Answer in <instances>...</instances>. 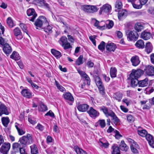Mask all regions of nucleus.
Masks as SVG:
<instances>
[{
    "label": "nucleus",
    "instance_id": "35",
    "mask_svg": "<svg viewBox=\"0 0 154 154\" xmlns=\"http://www.w3.org/2000/svg\"><path fill=\"white\" fill-rule=\"evenodd\" d=\"M58 42L62 46V45L68 42L67 38L65 36H62L60 38Z\"/></svg>",
    "mask_w": 154,
    "mask_h": 154
},
{
    "label": "nucleus",
    "instance_id": "56",
    "mask_svg": "<svg viewBox=\"0 0 154 154\" xmlns=\"http://www.w3.org/2000/svg\"><path fill=\"white\" fill-rule=\"evenodd\" d=\"M127 120L129 122L133 121L134 119L133 116L131 114L128 115L127 116Z\"/></svg>",
    "mask_w": 154,
    "mask_h": 154
},
{
    "label": "nucleus",
    "instance_id": "62",
    "mask_svg": "<svg viewBox=\"0 0 154 154\" xmlns=\"http://www.w3.org/2000/svg\"><path fill=\"white\" fill-rule=\"evenodd\" d=\"M115 137L116 139H118L122 137V135L119 134V131H116Z\"/></svg>",
    "mask_w": 154,
    "mask_h": 154
},
{
    "label": "nucleus",
    "instance_id": "38",
    "mask_svg": "<svg viewBox=\"0 0 154 154\" xmlns=\"http://www.w3.org/2000/svg\"><path fill=\"white\" fill-rule=\"evenodd\" d=\"M137 133L141 136L145 137L147 134V131L145 130H138Z\"/></svg>",
    "mask_w": 154,
    "mask_h": 154
},
{
    "label": "nucleus",
    "instance_id": "17",
    "mask_svg": "<svg viewBox=\"0 0 154 154\" xmlns=\"http://www.w3.org/2000/svg\"><path fill=\"white\" fill-rule=\"evenodd\" d=\"M3 50L6 55H9L12 52L11 46L8 44L5 43L3 46Z\"/></svg>",
    "mask_w": 154,
    "mask_h": 154
},
{
    "label": "nucleus",
    "instance_id": "51",
    "mask_svg": "<svg viewBox=\"0 0 154 154\" xmlns=\"http://www.w3.org/2000/svg\"><path fill=\"white\" fill-rule=\"evenodd\" d=\"M108 23L106 24V27L108 29H110L112 28L114 25V23L112 20H108L107 21Z\"/></svg>",
    "mask_w": 154,
    "mask_h": 154
},
{
    "label": "nucleus",
    "instance_id": "54",
    "mask_svg": "<svg viewBox=\"0 0 154 154\" xmlns=\"http://www.w3.org/2000/svg\"><path fill=\"white\" fill-rule=\"evenodd\" d=\"M99 125L101 128H104L106 126V123L104 120H100L98 121Z\"/></svg>",
    "mask_w": 154,
    "mask_h": 154
},
{
    "label": "nucleus",
    "instance_id": "63",
    "mask_svg": "<svg viewBox=\"0 0 154 154\" xmlns=\"http://www.w3.org/2000/svg\"><path fill=\"white\" fill-rule=\"evenodd\" d=\"M100 143H101L100 145L105 148H107L109 144L108 143H103L101 141H100Z\"/></svg>",
    "mask_w": 154,
    "mask_h": 154
},
{
    "label": "nucleus",
    "instance_id": "5",
    "mask_svg": "<svg viewBox=\"0 0 154 154\" xmlns=\"http://www.w3.org/2000/svg\"><path fill=\"white\" fill-rule=\"evenodd\" d=\"M128 39L130 41H136L138 38V33L134 30L127 32L126 33Z\"/></svg>",
    "mask_w": 154,
    "mask_h": 154
},
{
    "label": "nucleus",
    "instance_id": "11",
    "mask_svg": "<svg viewBox=\"0 0 154 154\" xmlns=\"http://www.w3.org/2000/svg\"><path fill=\"white\" fill-rule=\"evenodd\" d=\"M145 70L146 74L148 75L152 76L154 75V67L148 65L146 67Z\"/></svg>",
    "mask_w": 154,
    "mask_h": 154
},
{
    "label": "nucleus",
    "instance_id": "2",
    "mask_svg": "<svg viewBox=\"0 0 154 154\" xmlns=\"http://www.w3.org/2000/svg\"><path fill=\"white\" fill-rule=\"evenodd\" d=\"M21 145L22 147H26L27 145L31 144L33 142V140L32 135L29 134H27L26 136H23L20 138L19 140Z\"/></svg>",
    "mask_w": 154,
    "mask_h": 154
},
{
    "label": "nucleus",
    "instance_id": "48",
    "mask_svg": "<svg viewBox=\"0 0 154 154\" xmlns=\"http://www.w3.org/2000/svg\"><path fill=\"white\" fill-rule=\"evenodd\" d=\"M126 16V13L122 11L120 13H119L118 14V17L119 19L121 20L123 18H124Z\"/></svg>",
    "mask_w": 154,
    "mask_h": 154
},
{
    "label": "nucleus",
    "instance_id": "25",
    "mask_svg": "<svg viewBox=\"0 0 154 154\" xmlns=\"http://www.w3.org/2000/svg\"><path fill=\"white\" fill-rule=\"evenodd\" d=\"M120 149L121 150L127 151L128 148L123 140H122L119 145Z\"/></svg>",
    "mask_w": 154,
    "mask_h": 154
},
{
    "label": "nucleus",
    "instance_id": "7",
    "mask_svg": "<svg viewBox=\"0 0 154 154\" xmlns=\"http://www.w3.org/2000/svg\"><path fill=\"white\" fill-rule=\"evenodd\" d=\"M27 15L29 17L28 18L29 20L32 22H34L35 19L37 15L33 8H30L28 9L26 11Z\"/></svg>",
    "mask_w": 154,
    "mask_h": 154
},
{
    "label": "nucleus",
    "instance_id": "24",
    "mask_svg": "<svg viewBox=\"0 0 154 154\" xmlns=\"http://www.w3.org/2000/svg\"><path fill=\"white\" fill-rule=\"evenodd\" d=\"M152 48V46L150 42H148L146 43L145 47V50L147 54H149L151 52Z\"/></svg>",
    "mask_w": 154,
    "mask_h": 154
},
{
    "label": "nucleus",
    "instance_id": "15",
    "mask_svg": "<svg viewBox=\"0 0 154 154\" xmlns=\"http://www.w3.org/2000/svg\"><path fill=\"white\" fill-rule=\"evenodd\" d=\"M21 94L23 97L27 98H30L32 97L31 92L28 89H23L21 91Z\"/></svg>",
    "mask_w": 154,
    "mask_h": 154
},
{
    "label": "nucleus",
    "instance_id": "6",
    "mask_svg": "<svg viewBox=\"0 0 154 154\" xmlns=\"http://www.w3.org/2000/svg\"><path fill=\"white\" fill-rule=\"evenodd\" d=\"M82 9L84 11L90 13L96 12L97 11V9L96 6L92 5H84L82 6Z\"/></svg>",
    "mask_w": 154,
    "mask_h": 154
},
{
    "label": "nucleus",
    "instance_id": "12",
    "mask_svg": "<svg viewBox=\"0 0 154 154\" xmlns=\"http://www.w3.org/2000/svg\"><path fill=\"white\" fill-rule=\"evenodd\" d=\"M87 112L89 116L91 117H96L98 116L99 114V112L92 107L90 108L89 110L87 111Z\"/></svg>",
    "mask_w": 154,
    "mask_h": 154
},
{
    "label": "nucleus",
    "instance_id": "1",
    "mask_svg": "<svg viewBox=\"0 0 154 154\" xmlns=\"http://www.w3.org/2000/svg\"><path fill=\"white\" fill-rule=\"evenodd\" d=\"M143 74V70L140 69L132 70L128 78V79L131 81V87L134 88L138 85L139 86V81L138 79Z\"/></svg>",
    "mask_w": 154,
    "mask_h": 154
},
{
    "label": "nucleus",
    "instance_id": "22",
    "mask_svg": "<svg viewBox=\"0 0 154 154\" xmlns=\"http://www.w3.org/2000/svg\"><path fill=\"white\" fill-rule=\"evenodd\" d=\"M112 149V154H120L119 148L117 144H113Z\"/></svg>",
    "mask_w": 154,
    "mask_h": 154
},
{
    "label": "nucleus",
    "instance_id": "46",
    "mask_svg": "<svg viewBox=\"0 0 154 154\" xmlns=\"http://www.w3.org/2000/svg\"><path fill=\"white\" fill-rule=\"evenodd\" d=\"M14 35L15 36L17 37L18 36H20L21 33V32L19 28L17 27L15 28L14 30Z\"/></svg>",
    "mask_w": 154,
    "mask_h": 154
},
{
    "label": "nucleus",
    "instance_id": "32",
    "mask_svg": "<svg viewBox=\"0 0 154 154\" xmlns=\"http://www.w3.org/2000/svg\"><path fill=\"white\" fill-rule=\"evenodd\" d=\"M31 152L32 154H36L38 152V149L35 144H33L30 146Z\"/></svg>",
    "mask_w": 154,
    "mask_h": 154
},
{
    "label": "nucleus",
    "instance_id": "64",
    "mask_svg": "<svg viewBox=\"0 0 154 154\" xmlns=\"http://www.w3.org/2000/svg\"><path fill=\"white\" fill-rule=\"evenodd\" d=\"M148 11L149 14L151 15L154 14V8L152 7H150L148 10Z\"/></svg>",
    "mask_w": 154,
    "mask_h": 154
},
{
    "label": "nucleus",
    "instance_id": "43",
    "mask_svg": "<svg viewBox=\"0 0 154 154\" xmlns=\"http://www.w3.org/2000/svg\"><path fill=\"white\" fill-rule=\"evenodd\" d=\"M55 84L58 89L60 91L64 92L66 91L65 89L62 86L60 85L59 83L55 80Z\"/></svg>",
    "mask_w": 154,
    "mask_h": 154
},
{
    "label": "nucleus",
    "instance_id": "59",
    "mask_svg": "<svg viewBox=\"0 0 154 154\" xmlns=\"http://www.w3.org/2000/svg\"><path fill=\"white\" fill-rule=\"evenodd\" d=\"M78 72L80 75L83 77L86 76L87 75L85 72L80 70H78Z\"/></svg>",
    "mask_w": 154,
    "mask_h": 154
},
{
    "label": "nucleus",
    "instance_id": "39",
    "mask_svg": "<svg viewBox=\"0 0 154 154\" xmlns=\"http://www.w3.org/2000/svg\"><path fill=\"white\" fill-rule=\"evenodd\" d=\"M132 6L133 8L135 9H140L142 7V5L141 4L140 2H135L132 4Z\"/></svg>",
    "mask_w": 154,
    "mask_h": 154
},
{
    "label": "nucleus",
    "instance_id": "13",
    "mask_svg": "<svg viewBox=\"0 0 154 154\" xmlns=\"http://www.w3.org/2000/svg\"><path fill=\"white\" fill-rule=\"evenodd\" d=\"M107 117L110 116L112 118V120H114V123H117L120 122L119 119L116 116L115 114L113 111L109 112L106 116Z\"/></svg>",
    "mask_w": 154,
    "mask_h": 154
},
{
    "label": "nucleus",
    "instance_id": "53",
    "mask_svg": "<svg viewBox=\"0 0 154 154\" xmlns=\"http://www.w3.org/2000/svg\"><path fill=\"white\" fill-rule=\"evenodd\" d=\"M96 36L95 35L91 36H89V38L90 40L92 42L94 45L96 46V42L95 41Z\"/></svg>",
    "mask_w": 154,
    "mask_h": 154
},
{
    "label": "nucleus",
    "instance_id": "47",
    "mask_svg": "<svg viewBox=\"0 0 154 154\" xmlns=\"http://www.w3.org/2000/svg\"><path fill=\"white\" fill-rule=\"evenodd\" d=\"M122 3L120 1L118 0L116 3L115 8H117V9H120L122 8Z\"/></svg>",
    "mask_w": 154,
    "mask_h": 154
},
{
    "label": "nucleus",
    "instance_id": "31",
    "mask_svg": "<svg viewBox=\"0 0 154 154\" xmlns=\"http://www.w3.org/2000/svg\"><path fill=\"white\" fill-rule=\"evenodd\" d=\"M10 57L15 60H18L20 58L19 54L15 51L13 52L11 55L10 56Z\"/></svg>",
    "mask_w": 154,
    "mask_h": 154
},
{
    "label": "nucleus",
    "instance_id": "33",
    "mask_svg": "<svg viewBox=\"0 0 154 154\" xmlns=\"http://www.w3.org/2000/svg\"><path fill=\"white\" fill-rule=\"evenodd\" d=\"M95 22L94 24V26L97 27L98 29H105V24L103 26H101V23L102 22H99V21L95 19Z\"/></svg>",
    "mask_w": 154,
    "mask_h": 154
},
{
    "label": "nucleus",
    "instance_id": "45",
    "mask_svg": "<svg viewBox=\"0 0 154 154\" xmlns=\"http://www.w3.org/2000/svg\"><path fill=\"white\" fill-rule=\"evenodd\" d=\"M105 42L103 41H102L98 46V48L100 50L103 51L105 49Z\"/></svg>",
    "mask_w": 154,
    "mask_h": 154
},
{
    "label": "nucleus",
    "instance_id": "9",
    "mask_svg": "<svg viewBox=\"0 0 154 154\" xmlns=\"http://www.w3.org/2000/svg\"><path fill=\"white\" fill-rule=\"evenodd\" d=\"M9 114L8 107L4 104L0 102V116L3 114L8 115Z\"/></svg>",
    "mask_w": 154,
    "mask_h": 154
},
{
    "label": "nucleus",
    "instance_id": "57",
    "mask_svg": "<svg viewBox=\"0 0 154 154\" xmlns=\"http://www.w3.org/2000/svg\"><path fill=\"white\" fill-rule=\"evenodd\" d=\"M131 149L132 152L134 153H138L137 150L134 147V146L132 144L131 145Z\"/></svg>",
    "mask_w": 154,
    "mask_h": 154
},
{
    "label": "nucleus",
    "instance_id": "52",
    "mask_svg": "<svg viewBox=\"0 0 154 154\" xmlns=\"http://www.w3.org/2000/svg\"><path fill=\"white\" fill-rule=\"evenodd\" d=\"M20 26L22 29L28 35V32L26 25L24 23H20Z\"/></svg>",
    "mask_w": 154,
    "mask_h": 154
},
{
    "label": "nucleus",
    "instance_id": "3",
    "mask_svg": "<svg viewBox=\"0 0 154 154\" xmlns=\"http://www.w3.org/2000/svg\"><path fill=\"white\" fill-rule=\"evenodd\" d=\"M34 24L38 29V27L41 28L42 26L47 25L48 22L46 18L44 16H41L37 19L35 22Z\"/></svg>",
    "mask_w": 154,
    "mask_h": 154
},
{
    "label": "nucleus",
    "instance_id": "29",
    "mask_svg": "<svg viewBox=\"0 0 154 154\" xmlns=\"http://www.w3.org/2000/svg\"><path fill=\"white\" fill-rule=\"evenodd\" d=\"M51 52L52 54L55 56L57 58H59L61 56V53L54 49H51Z\"/></svg>",
    "mask_w": 154,
    "mask_h": 154
},
{
    "label": "nucleus",
    "instance_id": "19",
    "mask_svg": "<svg viewBox=\"0 0 154 154\" xmlns=\"http://www.w3.org/2000/svg\"><path fill=\"white\" fill-rule=\"evenodd\" d=\"M88 106L86 104H83L78 105L77 106L78 110L80 112H85L88 108Z\"/></svg>",
    "mask_w": 154,
    "mask_h": 154
},
{
    "label": "nucleus",
    "instance_id": "42",
    "mask_svg": "<svg viewBox=\"0 0 154 154\" xmlns=\"http://www.w3.org/2000/svg\"><path fill=\"white\" fill-rule=\"evenodd\" d=\"M7 23L8 26L10 27H12L14 26L13 21L11 17H9L7 20Z\"/></svg>",
    "mask_w": 154,
    "mask_h": 154
},
{
    "label": "nucleus",
    "instance_id": "34",
    "mask_svg": "<svg viewBox=\"0 0 154 154\" xmlns=\"http://www.w3.org/2000/svg\"><path fill=\"white\" fill-rule=\"evenodd\" d=\"M19 126L20 125L19 124H18L17 123H15V127L17 130L18 134L19 135H21L24 134L25 132H24L22 129L20 128H19Z\"/></svg>",
    "mask_w": 154,
    "mask_h": 154
},
{
    "label": "nucleus",
    "instance_id": "16",
    "mask_svg": "<svg viewBox=\"0 0 154 154\" xmlns=\"http://www.w3.org/2000/svg\"><path fill=\"white\" fill-rule=\"evenodd\" d=\"M141 38L145 40H148L149 39L151 36V33L146 30L142 32L141 33Z\"/></svg>",
    "mask_w": 154,
    "mask_h": 154
},
{
    "label": "nucleus",
    "instance_id": "23",
    "mask_svg": "<svg viewBox=\"0 0 154 154\" xmlns=\"http://www.w3.org/2000/svg\"><path fill=\"white\" fill-rule=\"evenodd\" d=\"M148 83V79L147 78L139 81V87H144L147 86Z\"/></svg>",
    "mask_w": 154,
    "mask_h": 154
},
{
    "label": "nucleus",
    "instance_id": "55",
    "mask_svg": "<svg viewBox=\"0 0 154 154\" xmlns=\"http://www.w3.org/2000/svg\"><path fill=\"white\" fill-rule=\"evenodd\" d=\"M100 109L101 110H102L103 111L106 116L109 112L107 108L105 106H103L100 108Z\"/></svg>",
    "mask_w": 154,
    "mask_h": 154
},
{
    "label": "nucleus",
    "instance_id": "61",
    "mask_svg": "<svg viewBox=\"0 0 154 154\" xmlns=\"http://www.w3.org/2000/svg\"><path fill=\"white\" fill-rule=\"evenodd\" d=\"M67 37L69 41L72 43H74L75 39L74 38L70 35H68Z\"/></svg>",
    "mask_w": 154,
    "mask_h": 154
},
{
    "label": "nucleus",
    "instance_id": "8",
    "mask_svg": "<svg viewBox=\"0 0 154 154\" xmlns=\"http://www.w3.org/2000/svg\"><path fill=\"white\" fill-rule=\"evenodd\" d=\"M10 147L11 145L9 143L5 142L3 143L0 149V154H7Z\"/></svg>",
    "mask_w": 154,
    "mask_h": 154
},
{
    "label": "nucleus",
    "instance_id": "20",
    "mask_svg": "<svg viewBox=\"0 0 154 154\" xmlns=\"http://www.w3.org/2000/svg\"><path fill=\"white\" fill-rule=\"evenodd\" d=\"M116 48V45L113 43L108 44L106 46V50L109 51H114Z\"/></svg>",
    "mask_w": 154,
    "mask_h": 154
},
{
    "label": "nucleus",
    "instance_id": "10",
    "mask_svg": "<svg viewBox=\"0 0 154 154\" xmlns=\"http://www.w3.org/2000/svg\"><path fill=\"white\" fill-rule=\"evenodd\" d=\"M111 10V6L108 4H106L100 8L99 14H101L102 13H107L110 11Z\"/></svg>",
    "mask_w": 154,
    "mask_h": 154
},
{
    "label": "nucleus",
    "instance_id": "49",
    "mask_svg": "<svg viewBox=\"0 0 154 154\" xmlns=\"http://www.w3.org/2000/svg\"><path fill=\"white\" fill-rule=\"evenodd\" d=\"M62 46L65 50H66L72 48V47L70 45V44L68 42L65 44L62 45Z\"/></svg>",
    "mask_w": 154,
    "mask_h": 154
},
{
    "label": "nucleus",
    "instance_id": "50",
    "mask_svg": "<svg viewBox=\"0 0 154 154\" xmlns=\"http://www.w3.org/2000/svg\"><path fill=\"white\" fill-rule=\"evenodd\" d=\"M47 106L42 104L40 105V107L38 108L39 110L41 111H45L47 110Z\"/></svg>",
    "mask_w": 154,
    "mask_h": 154
},
{
    "label": "nucleus",
    "instance_id": "27",
    "mask_svg": "<svg viewBox=\"0 0 154 154\" xmlns=\"http://www.w3.org/2000/svg\"><path fill=\"white\" fill-rule=\"evenodd\" d=\"M134 29L137 31L139 32L143 29L144 26L140 23H138L135 24Z\"/></svg>",
    "mask_w": 154,
    "mask_h": 154
},
{
    "label": "nucleus",
    "instance_id": "36",
    "mask_svg": "<svg viewBox=\"0 0 154 154\" xmlns=\"http://www.w3.org/2000/svg\"><path fill=\"white\" fill-rule=\"evenodd\" d=\"M117 70L115 67H111L110 69V75L112 78H115L116 76Z\"/></svg>",
    "mask_w": 154,
    "mask_h": 154
},
{
    "label": "nucleus",
    "instance_id": "26",
    "mask_svg": "<svg viewBox=\"0 0 154 154\" xmlns=\"http://www.w3.org/2000/svg\"><path fill=\"white\" fill-rule=\"evenodd\" d=\"M135 46L139 48H143L145 46L144 41L141 39L138 40L135 44Z\"/></svg>",
    "mask_w": 154,
    "mask_h": 154
},
{
    "label": "nucleus",
    "instance_id": "58",
    "mask_svg": "<svg viewBox=\"0 0 154 154\" xmlns=\"http://www.w3.org/2000/svg\"><path fill=\"white\" fill-rule=\"evenodd\" d=\"M154 90V89L152 88H146V94H149L151 93Z\"/></svg>",
    "mask_w": 154,
    "mask_h": 154
},
{
    "label": "nucleus",
    "instance_id": "28",
    "mask_svg": "<svg viewBox=\"0 0 154 154\" xmlns=\"http://www.w3.org/2000/svg\"><path fill=\"white\" fill-rule=\"evenodd\" d=\"M38 5L39 6H44L47 8H49V5L44 0H38Z\"/></svg>",
    "mask_w": 154,
    "mask_h": 154
},
{
    "label": "nucleus",
    "instance_id": "41",
    "mask_svg": "<svg viewBox=\"0 0 154 154\" xmlns=\"http://www.w3.org/2000/svg\"><path fill=\"white\" fill-rule=\"evenodd\" d=\"M43 27L45 32H52V27L51 26L48 25V24L47 25H45V26H44Z\"/></svg>",
    "mask_w": 154,
    "mask_h": 154
},
{
    "label": "nucleus",
    "instance_id": "44",
    "mask_svg": "<svg viewBox=\"0 0 154 154\" xmlns=\"http://www.w3.org/2000/svg\"><path fill=\"white\" fill-rule=\"evenodd\" d=\"M83 58V57L82 55L79 56L76 61L75 63L76 65L79 66L83 63V62L82 60Z\"/></svg>",
    "mask_w": 154,
    "mask_h": 154
},
{
    "label": "nucleus",
    "instance_id": "37",
    "mask_svg": "<svg viewBox=\"0 0 154 154\" xmlns=\"http://www.w3.org/2000/svg\"><path fill=\"white\" fill-rule=\"evenodd\" d=\"M2 121L4 126L7 127L9 122V118L8 117H3L2 118Z\"/></svg>",
    "mask_w": 154,
    "mask_h": 154
},
{
    "label": "nucleus",
    "instance_id": "40",
    "mask_svg": "<svg viewBox=\"0 0 154 154\" xmlns=\"http://www.w3.org/2000/svg\"><path fill=\"white\" fill-rule=\"evenodd\" d=\"M122 97V94L119 92L116 93L114 96V97L118 101H120Z\"/></svg>",
    "mask_w": 154,
    "mask_h": 154
},
{
    "label": "nucleus",
    "instance_id": "18",
    "mask_svg": "<svg viewBox=\"0 0 154 154\" xmlns=\"http://www.w3.org/2000/svg\"><path fill=\"white\" fill-rule=\"evenodd\" d=\"M63 97L66 100L71 102H74V98L72 94L69 92L63 94Z\"/></svg>",
    "mask_w": 154,
    "mask_h": 154
},
{
    "label": "nucleus",
    "instance_id": "30",
    "mask_svg": "<svg viewBox=\"0 0 154 154\" xmlns=\"http://www.w3.org/2000/svg\"><path fill=\"white\" fill-rule=\"evenodd\" d=\"M12 147L15 152H17L19 150L20 151V149L22 148L20 147V144L17 143H14L13 144Z\"/></svg>",
    "mask_w": 154,
    "mask_h": 154
},
{
    "label": "nucleus",
    "instance_id": "60",
    "mask_svg": "<svg viewBox=\"0 0 154 154\" xmlns=\"http://www.w3.org/2000/svg\"><path fill=\"white\" fill-rule=\"evenodd\" d=\"M49 116L51 117H53L54 116V114L51 110H50L45 114V116Z\"/></svg>",
    "mask_w": 154,
    "mask_h": 154
},
{
    "label": "nucleus",
    "instance_id": "21",
    "mask_svg": "<svg viewBox=\"0 0 154 154\" xmlns=\"http://www.w3.org/2000/svg\"><path fill=\"white\" fill-rule=\"evenodd\" d=\"M145 137L146 140L148 141L149 145L154 148V141L152 136L150 134H147Z\"/></svg>",
    "mask_w": 154,
    "mask_h": 154
},
{
    "label": "nucleus",
    "instance_id": "14",
    "mask_svg": "<svg viewBox=\"0 0 154 154\" xmlns=\"http://www.w3.org/2000/svg\"><path fill=\"white\" fill-rule=\"evenodd\" d=\"M131 61L132 65L135 66H138L140 62L139 57L136 55L132 57Z\"/></svg>",
    "mask_w": 154,
    "mask_h": 154
},
{
    "label": "nucleus",
    "instance_id": "4",
    "mask_svg": "<svg viewBox=\"0 0 154 154\" xmlns=\"http://www.w3.org/2000/svg\"><path fill=\"white\" fill-rule=\"evenodd\" d=\"M95 81L100 93L103 95H104L105 94V88L99 76H96L95 78Z\"/></svg>",
    "mask_w": 154,
    "mask_h": 154
}]
</instances>
